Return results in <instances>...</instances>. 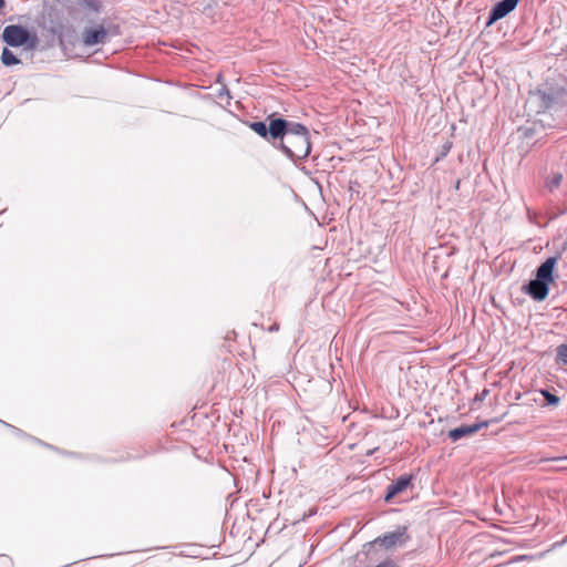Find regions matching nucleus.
<instances>
[{"label":"nucleus","instance_id":"nucleus-1","mask_svg":"<svg viewBox=\"0 0 567 567\" xmlns=\"http://www.w3.org/2000/svg\"><path fill=\"white\" fill-rule=\"evenodd\" d=\"M269 135L271 140L280 138L282 150L291 158L303 159L310 154L309 132L299 123L282 118L271 120Z\"/></svg>","mask_w":567,"mask_h":567},{"label":"nucleus","instance_id":"nucleus-2","mask_svg":"<svg viewBox=\"0 0 567 567\" xmlns=\"http://www.w3.org/2000/svg\"><path fill=\"white\" fill-rule=\"evenodd\" d=\"M557 264V257L547 258L536 271V279L532 280L526 289V292L537 301H543L547 298L549 289L548 285L554 282V269Z\"/></svg>","mask_w":567,"mask_h":567},{"label":"nucleus","instance_id":"nucleus-3","mask_svg":"<svg viewBox=\"0 0 567 567\" xmlns=\"http://www.w3.org/2000/svg\"><path fill=\"white\" fill-rule=\"evenodd\" d=\"M118 33L117 27L111 22H106L105 20L101 22L92 21L83 28L81 41L85 48L103 45Z\"/></svg>","mask_w":567,"mask_h":567},{"label":"nucleus","instance_id":"nucleus-4","mask_svg":"<svg viewBox=\"0 0 567 567\" xmlns=\"http://www.w3.org/2000/svg\"><path fill=\"white\" fill-rule=\"evenodd\" d=\"M528 117L525 124L518 126V132L525 137L557 125L551 109H537L534 111V114H528Z\"/></svg>","mask_w":567,"mask_h":567},{"label":"nucleus","instance_id":"nucleus-5","mask_svg":"<svg viewBox=\"0 0 567 567\" xmlns=\"http://www.w3.org/2000/svg\"><path fill=\"white\" fill-rule=\"evenodd\" d=\"M2 40L10 47L27 45L30 49L35 48L38 37L31 34L25 28L18 24H10L3 29Z\"/></svg>","mask_w":567,"mask_h":567},{"label":"nucleus","instance_id":"nucleus-6","mask_svg":"<svg viewBox=\"0 0 567 567\" xmlns=\"http://www.w3.org/2000/svg\"><path fill=\"white\" fill-rule=\"evenodd\" d=\"M412 475H402L392 484H390L386 488V494L384 496V501L386 503L391 502L396 495L404 492L408 487H412Z\"/></svg>","mask_w":567,"mask_h":567},{"label":"nucleus","instance_id":"nucleus-7","mask_svg":"<svg viewBox=\"0 0 567 567\" xmlns=\"http://www.w3.org/2000/svg\"><path fill=\"white\" fill-rule=\"evenodd\" d=\"M518 3V0H502L489 12V23L506 17Z\"/></svg>","mask_w":567,"mask_h":567},{"label":"nucleus","instance_id":"nucleus-8","mask_svg":"<svg viewBox=\"0 0 567 567\" xmlns=\"http://www.w3.org/2000/svg\"><path fill=\"white\" fill-rule=\"evenodd\" d=\"M487 425H488L487 421L482 422V423H476L473 425H462L460 427L451 430L449 432V437L455 442V441L462 439L463 436H467V435H472V434L476 433L482 427H486Z\"/></svg>","mask_w":567,"mask_h":567},{"label":"nucleus","instance_id":"nucleus-9","mask_svg":"<svg viewBox=\"0 0 567 567\" xmlns=\"http://www.w3.org/2000/svg\"><path fill=\"white\" fill-rule=\"evenodd\" d=\"M403 534H404V532L389 533V534H385L383 536H379L374 540V543H378V544H380L381 546H383L385 548H391V547H393L394 545H396L398 543H400L402 540Z\"/></svg>","mask_w":567,"mask_h":567},{"label":"nucleus","instance_id":"nucleus-10","mask_svg":"<svg viewBox=\"0 0 567 567\" xmlns=\"http://www.w3.org/2000/svg\"><path fill=\"white\" fill-rule=\"evenodd\" d=\"M561 181H563L561 173L555 172V173H551L550 175H548L545 185L550 192H553L554 189H556L557 187L560 186Z\"/></svg>","mask_w":567,"mask_h":567},{"label":"nucleus","instance_id":"nucleus-11","mask_svg":"<svg viewBox=\"0 0 567 567\" xmlns=\"http://www.w3.org/2000/svg\"><path fill=\"white\" fill-rule=\"evenodd\" d=\"M1 61L4 65L11 66L19 63V60L14 55V53L9 50L8 48H4L1 53Z\"/></svg>","mask_w":567,"mask_h":567},{"label":"nucleus","instance_id":"nucleus-12","mask_svg":"<svg viewBox=\"0 0 567 567\" xmlns=\"http://www.w3.org/2000/svg\"><path fill=\"white\" fill-rule=\"evenodd\" d=\"M249 127L261 137H270L269 126L267 127L264 122H252L249 124Z\"/></svg>","mask_w":567,"mask_h":567},{"label":"nucleus","instance_id":"nucleus-13","mask_svg":"<svg viewBox=\"0 0 567 567\" xmlns=\"http://www.w3.org/2000/svg\"><path fill=\"white\" fill-rule=\"evenodd\" d=\"M557 361L567 364V343L557 347Z\"/></svg>","mask_w":567,"mask_h":567},{"label":"nucleus","instance_id":"nucleus-14","mask_svg":"<svg viewBox=\"0 0 567 567\" xmlns=\"http://www.w3.org/2000/svg\"><path fill=\"white\" fill-rule=\"evenodd\" d=\"M542 394L543 396L545 398L546 402L549 404V405H557L558 402H559V398L553 393H550L549 391L547 390H543L542 391Z\"/></svg>","mask_w":567,"mask_h":567},{"label":"nucleus","instance_id":"nucleus-15","mask_svg":"<svg viewBox=\"0 0 567 567\" xmlns=\"http://www.w3.org/2000/svg\"><path fill=\"white\" fill-rule=\"evenodd\" d=\"M218 92H219V94H218L219 99H223L224 96H226V103L229 104L230 96H229L228 91L225 87H220L218 90Z\"/></svg>","mask_w":567,"mask_h":567},{"label":"nucleus","instance_id":"nucleus-16","mask_svg":"<svg viewBox=\"0 0 567 567\" xmlns=\"http://www.w3.org/2000/svg\"><path fill=\"white\" fill-rule=\"evenodd\" d=\"M488 394V390H483L480 394L475 395V401H483L485 396Z\"/></svg>","mask_w":567,"mask_h":567},{"label":"nucleus","instance_id":"nucleus-17","mask_svg":"<svg viewBox=\"0 0 567 567\" xmlns=\"http://www.w3.org/2000/svg\"><path fill=\"white\" fill-rule=\"evenodd\" d=\"M0 564L3 565L4 567L12 566V561L9 558H0Z\"/></svg>","mask_w":567,"mask_h":567},{"label":"nucleus","instance_id":"nucleus-18","mask_svg":"<svg viewBox=\"0 0 567 567\" xmlns=\"http://www.w3.org/2000/svg\"><path fill=\"white\" fill-rule=\"evenodd\" d=\"M89 7H91L94 11H97V6L94 2H89Z\"/></svg>","mask_w":567,"mask_h":567},{"label":"nucleus","instance_id":"nucleus-19","mask_svg":"<svg viewBox=\"0 0 567 567\" xmlns=\"http://www.w3.org/2000/svg\"><path fill=\"white\" fill-rule=\"evenodd\" d=\"M6 2L4 0H0V10L4 7Z\"/></svg>","mask_w":567,"mask_h":567}]
</instances>
